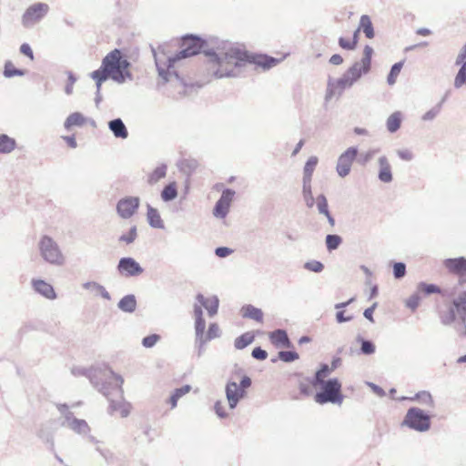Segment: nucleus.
I'll return each instance as SVG.
<instances>
[{"mask_svg": "<svg viewBox=\"0 0 466 466\" xmlns=\"http://www.w3.org/2000/svg\"><path fill=\"white\" fill-rule=\"evenodd\" d=\"M420 302V296L419 292L417 291V292L413 293L412 295H410L406 299L405 305L407 308H409L412 311H415L417 309V308L419 307Z\"/></svg>", "mask_w": 466, "mask_h": 466, "instance_id": "8fccbe9b", "label": "nucleus"}, {"mask_svg": "<svg viewBox=\"0 0 466 466\" xmlns=\"http://www.w3.org/2000/svg\"><path fill=\"white\" fill-rule=\"evenodd\" d=\"M269 339L275 346H282L285 348H291L292 343L285 329H276L269 334Z\"/></svg>", "mask_w": 466, "mask_h": 466, "instance_id": "412c9836", "label": "nucleus"}, {"mask_svg": "<svg viewBox=\"0 0 466 466\" xmlns=\"http://www.w3.org/2000/svg\"><path fill=\"white\" fill-rule=\"evenodd\" d=\"M137 238V226H132L127 234H122L119 237L118 241L124 242L127 245H129V244H132L136 240Z\"/></svg>", "mask_w": 466, "mask_h": 466, "instance_id": "49530a36", "label": "nucleus"}, {"mask_svg": "<svg viewBox=\"0 0 466 466\" xmlns=\"http://www.w3.org/2000/svg\"><path fill=\"white\" fill-rule=\"evenodd\" d=\"M32 287L35 292L48 299L56 298V294L52 285L43 279H32Z\"/></svg>", "mask_w": 466, "mask_h": 466, "instance_id": "f3484780", "label": "nucleus"}, {"mask_svg": "<svg viewBox=\"0 0 466 466\" xmlns=\"http://www.w3.org/2000/svg\"><path fill=\"white\" fill-rule=\"evenodd\" d=\"M67 84L65 86V92L66 95H71L73 93V86L75 83L77 81V77L72 71H67Z\"/></svg>", "mask_w": 466, "mask_h": 466, "instance_id": "6e6d98bb", "label": "nucleus"}, {"mask_svg": "<svg viewBox=\"0 0 466 466\" xmlns=\"http://www.w3.org/2000/svg\"><path fill=\"white\" fill-rule=\"evenodd\" d=\"M116 269L125 278L137 277L144 271L140 264L131 257L121 258L117 263Z\"/></svg>", "mask_w": 466, "mask_h": 466, "instance_id": "2eb2a0df", "label": "nucleus"}, {"mask_svg": "<svg viewBox=\"0 0 466 466\" xmlns=\"http://www.w3.org/2000/svg\"><path fill=\"white\" fill-rule=\"evenodd\" d=\"M161 199L164 202H170L177 198V183L175 181L168 183L166 185L161 191Z\"/></svg>", "mask_w": 466, "mask_h": 466, "instance_id": "c756f323", "label": "nucleus"}, {"mask_svg": "<svg viewBox=\"0 0 466 466\" xmlns=\"http://www.w3.org/2000/svg\"><path fill=\"white\" fill-rule=\"evenodd\" d=\"M403 64H404L403 61H400V62L395 63L391 66L390 71L387 76V82L390 86H392L396 83L397 77H398L399 74L400 73Z\"/></svg>", "mask_w": 466, "mask_h": 466, "instance_id": "79ce46f5", "label": "nucleus"}, {"mask_svg": "<svg viewBox=\"0 0 466 466\" xmlns=\"http://www.w3.org/2000/svg\"><path fill=\"white\" fill-rule=\"evenodd\" d=\"M456 313L454 308H450L448 311L441 316V320L443 325H451L456 319Z\"/></svg>", "mask_w": 466, "mask_h": 466, "instance_id": "864d4df0", "label": "nucleus"}, {"mask_svg": "<svg viewBox=\"0 0 466 466\" xmlns=\"http://www.w3.org/2000/svg\"><path fill=\"white\" fill-rule=\"evenodd\" d=\"M108 128L116 138L126 139L128 137V130L119 117L112 119L108 122Z\"/></svg>", "mask_w": 466, "mask_h": 466, "instance_id": "aec40b11", "label": "nucleus"}, {"mask_svg": "<svg viewBox=\"0 0 466 466\" xmlns=\"http://www.w3.org/2000/svg\"><path fill=\"white\" fill-rule=\"evenodd\" d=\"M319 159L317 157L312 156L309 157L304 166L303 168V181H309L311 182L312 175L314 172V169L316 168L318 165Z\"/></svg>", "mask_w": 466, "mask_h": 466, "instance_id": "473e14b6", "label": "nucleus"}, {"mask_svg": "<svg viewBox=\"0 0 466 466\" xmlns=\"http://www.w3.org/2000/svg\"><path fill=\"white\" fill-rule=\"evenodd\" d=\"M203 53L209 57L213 74L217 78L238 77L247 65H256L263 69H269L279 63L275 57L267 55H253L233 45L218 46L216 50L205 49Z\"/></svg>", "mask_w": 466, "mask_h": 466, "instance_id": "f257e3e1", "label": "nucleus"}, {"mask_svg": "<svg viewBox=\"0 0 466 466\" xmlns=\"http://www.w3.org/2000/svg\"><path fill=\"white\" fill-rule=\"evenodd\" d=\"M139 206L140 198L138 197H125L117 201L116 213L121 218L127 219L134 216Z\"/></svg>", "mask_w": 466, "mask_h": 466, "instance_id": "4468645a", "label": "nucleus"}, {"mask_svg": "<svg viewBox=\"0 0 466 466\" xmlns=\"http://www.w3.org/2000/svg\"><path fill=\"white\" fill-rule=\"evenodd\" d=\"M441 111V105H435L432 108L422 115L421 119L423 121H432L438 116Z\"/></svg>", "mask_w": 466, "mask_h": 466, "instance_id": "603ef678", "label": "nucleus"}, {"mask_svg": "<svg viewBox=\"0 0 466 466\" xmlns=\"http://www.w3.org/2000/svg\"><path fill=\"white\" fill-rule=\"evenodd\" d=\"M356 340L360 344V352L361 354L371 355L375 352L376 347L371 340L366 339L360 335L357 337Z\"/></svg>", "mask_w": 466, "mask_h": 466, "instance_id": "f704fd0d", "label": "nucleus"}, {"mask_svg": "<svg viewBox=\"0 0 466 466\" xmlns=\"http://www.w3.org/2000/svg\"><path fill=\"white\" fill-rule=\"evenodd\" d=\"M147 219L149 226L153 228L162 229L165 228L158 210L149 204L147 205Z\"/></svg>", "mask_w": 466, "mask_h": 466, "instance_id": "4be33fe9", "label": "nucleus"}, {"mask_svg": "<svg viewBox=\"0 0 466 466\" xmlns=\"http://www.w3.org/2000/svg\"><path fill=\"white\" fill-rule=\"evenodd\" d=\"M402 399L412 402H417L422 406L429 407L431 409L435 408L434 399L431 392L428 390H420L412 397H404Z\"/></svg>", "mask_w": 466, "mask_h": 466, "instance_id": "6ab92c4d", "label": "nucleus"}, {"mask_svg": "<svg viewBox=\"0 0 466 466\" xmlns=\"http://www.w3.org/2000/svg\"><path fill=\"white\" fill-rule=\"evenodd\" d=\"M235 194H236V192L233 189L226 188L223 190V192L219 198V200H221L224 203H227L228 205L230 206Z\"/></svg>", "mask_w": 466, "mask_h": 466, "instance_id": "052dcab7", "label": "nucleus"}, {"mask_svg": "<svg viewBox=\"0 0 466 466\" xmlns=\"http://www.w3.org/2000/svg\"><path fill=\"white\" fill-rule=\"evenodd\" d=\"M379 151H380L379 148H372V149L368 150L366 153L360 155V157L359 158V162L361 165H366L367 163H369L374 157V156Z\"/></svg>", "mask_w": 466, "mask_h": 466, "instance_id": "13d9d810", "label": "nucleus"}, {"mask_svg": "<svg viewBox=\"0 0 466 466\" xmlns=\"http://www.w3.org/2000/svg\"><path fill=\"white\" fill-rule=\"evenodd\" d=\"M460 65L461 68L459 69L454 79V86L456 88H460L464 84H466V59L463 60V62H461Z\"/></svg>", "mask_w": 466, "mask_h": 466, "instance_id": "c03bdc74", "label": "nucleus"}, {"mask_svg": "<svg viewBox=\"0 0 466 466\" xmlns=\"http://www.w3.org/2000/svg\"><path fill=\"white\" fill-rule=\"evenodd\" d=\"M325 242L327 249L331 252L340 246L342 243V238L337 234H329L326 236Z\"/></svg>", "mask_w": 466, "mask_h": 466, "instance_id": "58836bf2", "label": "nucleus"}, {"mask_svg": "<svg viewBox=\"0 0 466 466\" xmlns=\"http://www.w3.org/2000/svg\"><path fill=\"white\" fill-rule=\"evenodd\" d=\"M16 147V141L6 134L0 135V154H9Z\"/></svg>", "mask_w": 466, "mask_h": 466, "instance_id": "c85d7f7f", "label": "nucleus"}, {"mask_svg": "<svg viewBox=\"0 0 466 466\" xmlns=\"http://www.w3.org/2000/svg\"><path fill=\"white\" fill-rule=\"evenodd\" d=\"M38 249L42 258L54 266H62L65 256L58 244L49 236L44 235L38 242Z\"/></svg>", "mask_w": 466, "mask_h": 466, "instance_id": "1a4fd4ad", "label": "nucleus"}, {"mask_svg": "<svg viewBox=\"0 0 466 466\" xmlns=\"http://www.w3.org/2000/svg\"><path fill=\"white\" fill-rule=\"evenodd\" d=\"M252 380L248 375H244L239 384L235 381H228L225 388L226 397L231 410L235 409L238 402L247 395V390L251 386Z\"/></svg>", "mask_w": 466, "mask_h": 466, "instance_id": "9b49d317", "label": "nucleus"}, {"mask_svg": "<svg viewBox=\"0 0 466 466\" xmlns=\"http://www.w3.org/2000/svg\"><path fill=\"white\" fill-rule=\"evenodd\" d=\"M123 383V378L114 372L107 382L101 384L98 391L109 401L108 412L110 414L119 412L122 418H126L130 413L131 405L124 400Z\"/></svg>", "mask_w": 466, "mask_h": 466, "instance_id": "39448f33", "label": "nucleus"}, {"mask_svg": "<svg viewBox=\"0 0 466 466\" xmlns=\"http://www.w3.org/2000/svg\"><path fill=\"white\" fill-rule=\"evenodd\" d=\"M379 172L378 178L383 183H390L393 180L391 166L386 156H381L378 159Z\"/></svg>", "mask_w": 466, "mask_h": 466, "instance_id": "dca6fc26", "label": "nucleus"}, {"mask_svg": "<svg viewBox=\"0 0 466 466\" xmlns=\"http://www.w3.org/2000/svg\"><path fill=\"white\" fill-rule=\"evenodd\" d=\"M83 288L87 290H91L99 294L103 299L106 300L111 299L109 292L101 284L95 281H88L83 284Z\"/></svg>", "mask_w": 466, "mask_h": 466, "instance_id": "7c9ffc66", "label": "nucleus"}, {"mask_svg": "<svg viewBox=\"0 0 466 466\" xmlns=\"http://www.w3.org/2000/svg\"><path fill=\"white\" fill-rule=\"evenodd\" d=\"M120 310L127 313H133L137 309V299L135 295L128 294L124 296L117 303Z\"/></svg>", "mask_w": 466, "mask_h": 466, "instance_id": "5701e85b", "label": "nucleus"}, {"mask_svg": "<svg viewBox=\"0 0 466 466\" xmlns=\"http://www.w3.org/2000/svg\"><path fill=\"white\" fill-rule=\"evenodd\" d=\"M451 308L455 309V313L460 319H466V291L461 292L458 298L452 301Z\"/></svg>", "mask_w": 466, "mask_h": 466, "instance_id": "b1692460", "label": "nucleus"}, {"mask_svg": "<svg viewBox=\"0 0 466 466\" xmlns=\"http://www.w3.org/2000/svg\"><path fill=\"white\" fill-rule=\"evenodd\" d=\"M319 391H318L314 400L319 404H339L340 405L343 401L344 396L341 392V383L337 378L329 379L318 384Z\"/></svg>", "mask_w": 466, "mask_h": 466, "instance_id": "0eeeda50", "label": "nucleus"}, {"mask_svg": "<svg viewBox=\"0 0 466 466\" xmlns=\"http://www.w3.org/2000/svg\"><path fill=\"white\" fill-rule=\"evenodd\" d=\"M90 77L95 81L96 83V92L101 93V87L103 83H105L106 80L110 79V77L106 75L100 68L93 71L90 74Z\"/></svg>", "mask_w": 466, "mask_h": 466, "instance_id": "e433bc0d", "label": "nucleus"}, {"mask_svg": "<svg viewBox=\"0 0 466 466\" xmlns=\"http://www.w3.org/2000/svg\"><path fill=\"white\" fill-rule=\"evenodd\" d=\"M205 45V41L195 35H186L181 38V50L173 56H168L167 62L161 63L155 56V63L159 77L163 84L169 83L175 88L178 89L179 94L186 92L185 88L188 86L184 77L175 69V64L187 57L196 56L201 52ZM154 56L156 54L154 53Z\"/></svg>", "mask_w": 466, "mask_h": 466, "instance_id": "f03ea898", "label": "nucleus"}, {"mask_svg": "<svg viewBox=\"0 0 466 466\" xmlns=\"http://www.w3.org/2000/svg\"><path fill=\"white\" fill-rule=\"evenodd\" d=\"M304 268L309 271L319 273L323 270L324 265L318 260H310L304 264Z\"/></svg>", "mask_w": 466, "mask_h": 466, "instance_id": "5fc2aeb1", "label": "nucleus"}, {"mask_svg": "<svg viewBox=\"0 0 466 466\" xmlns=\"http://www.w3.org/2000/svg\"><path fill=\"white\" fill-rule=\"evenodd\" d=\"M444 266L457 275L466 274V258L459 257L455 258H447L443 262Z\"/></svg>", "mask_w": 466, "mask_h": 466, "instance_id": "a211bd4d", "label": "nucleus"}, {"mask_svg": "<svg viewBox=\"0 0 466 466\" xmlns=\"http://www.w3.org/2000/svg\"><path fill=\"white\" fill-rule=\"evenodd\" d=\"M219 306V299L217 296H212L208 299V302L203 306L207 310L209 317H213L218 313Z\"/></svg>", "mask_w": 466, "mask_h": 466, "instance_id": "a18cd8bd", "label": "nucleus"}, {"mask_svg": "<svg viewBox=\"0 0 466 466\" xmlns=\"http://www.w3.org/2000/svg\"><path fill=\"white\" fill-rule=\"evenodd\" d=\"M214 410L220 419H225L228 417V413L226 412L225 407L223 406L220 400H217L215 402Z\"/></svg>", "mask_w": 466, "mask_h": 466, "instance_id": "69168bd1", "label": "nucleus"}, {"mask_svg": "<svg viewBox=\"0 0 466 466\" xmlns=\"http://www.w3.org/2000/svg\"><path fill=\"white\" fill-rule=\"evenodd\" d=\"M86 123V117L79 112H74L70 114L65 123L64 127L66 130H69L73 127H82Z\"/></svg>", "mask_w": 466, "mask_h": 466, "instance_id": "bb28decb", "label": "nucleus"}, {"mask_svg": "<svg viewBox=\"0 0 466 466\" xmlns=\"http://www.w3.org/2000/svg\"><path fill=\"white\" fill-rule=\"evenodd\" d=\"M373 53V48L370 46L366 45L363 49L362 58L360 61L354 62L339 78H329L328 81L326 100H329L333 96L335 89H339L340 94L345 89L351 87L361 78L362 76L370 73L371 69V58Z\"/></svg>", "mask_w": 466, "mask_h": 466, "instance_id": "7ed1b4c3", "label": "nucleus"}, {"mask_svg": "<svg viewBox=\"0 0 466 466\" xmlns=\"http://www.w3.org/2000/svg\"><path fill=\"white\" fill-rule=\"evenodd\" d=\"M331 370L329 369V366L326 363L320 364L319 369L315 372L314 377L312 378L310 383L313 387H318V384L326 381L325 378L329 376L331 373Z\"/></svg>", "mask_w": 466, "mask_h": 466, "instance_id": "a878e982", "label": "nucleus"}, {"mask_svg": "<svg viewBox=\"0 0 466 466\" xmlns=\"http://www.w3.org/2000/svg\"><path fill=\"white\" fill-rule=\"evenodd\" d=\"M392 268L396 279H400L406 275V265L403 262H393Z\"/></svg>", "mask_w": 466, "mask_h": 466, "instance_id": "3c124183", "label": "nucleus"}, {"mask_svg": "<svg viewBox=\"0 0 466 466\" xmlns=\"http://www.w3.org/2000/svg\"><path fill=\"white\" fill-rule=\"evenodd\" d=\"M315 201H316V205H317L319 213L321 215H328L329 210V204H328L326 196L323 194H320L317 197Z\"/></svg>", "mask_w": 466, "mask_h": 466, "instance_id": "09e8293b", "label": "nucleus"}, {"mask_svg": "<svg viewBox=\"0 0 466 466\" xmlns=\"http://www.w3.org/2000/svg\"><path fill=\"white\" fill-rule=\"evenodd\" d=\"M230 206L221 200H218L213 208V215L218 218H224L229 211Z\"/></svg>", "mask_w": 466, "mask_h": 466, "instance_id": "a19ab883", "label": "nucleus"}, {"mask_svg": "<svg viewBox=\"0 0 466 466\" xmlns=\"http://www.w3.org/2000/svg\"><path fill=\"white\" fill-rule=\"evenodd\" d=\"M457 333L461 337H466V319H460L455 325Z\"/></svg>", "mask_w": 466, "mask_h": 466, "instance_id": "774afa93", "label": "nucleus"}, {"mask_svg": "<svg viewBox=\"0 0 466 466\" xmlns=\"http://www.w3.org/2000/svg\"><path fill=\"white\" fill-rule=\"evenodd\" d=\"M167 165L161 164L160 166L157 167L147 177V183L149 185H154L157 182H158L161 178L165 177L167 175Z\"/></svg>", "mask_w": 466, "mask_h": 466, "instance_id": "72a5a7b5", "label": "nucleus"}, {"mask_svg": "<svg viewBox=\"0 0 466 466\" xmlns=\"http://www.w3.org/2000/svg\"><path fill=\"white\" fill-rule=\"evenodd\" d=\"M241 314L243 318L254 319L258 322H262L263 320L262 310L250 304L242 307Z\"/></svg>", "mask_w": 466, "mask_h": 466, "instance_id": "393cba45", "label": "nucleus"}, {"mask_svg": "<svg viewBox=\"0 0 466 466\" xmlns=\"http://www.w3.org/2000/svg\"><path fill=\"white\" fill-rule=\"evenodd\" d=\"M208 340L209 339H207V338L205 336H201L200 338L196 337L195 344H196V347L198 348V357H200L203 354V352L205 351V344Z\"/></svg>", "mask_w": 466, "mask_h": 466, "instance_id": "0e129e2a", "label": "nucleus"}, {"mask_svg": "<svg viewBox=\"0 0 466 466\" xmlns=\"http://www.w3.org/2000/svg\"><path fill=\"white\" fill-rule=\"evenodd\" d=\"M431 416L424 410L419 407H410L408 409L401 425L418 432H426L431 427Z\"/></svg>", "mask_w": 466, "mask_h": 466, "instance_id": "6e6552de", "label": "nucleus"}, {"mask_svg": "<svg viewBox=\"0 0 466 466\" xmlns=\"http://www.w3.org/2000/svg\"><path fill=\"white\" fill-rule=\"evenodd\" d=\"M360 30L361 29L367 38H373L375 35L374 28L370 17L367 15H362L360 19Z\"/></svg>", "mask_w": 466, "mask_h": 466, "instance_id": "2f4dec72", "label": "nucleus"}, {"mask_svg": "<svg viewBox=\"0 0 466 466\" xmlns=\"http://www.w3.org/2000/svg\"><path fill=\"white\" fill-rule=\"evenodd\" d=\"M159 339L160 336L158 334H151L143 338L142 345L143 347L149 349L154 347Z\"/></svg>", "mask_w": 466, "mask_h": 466, "instance_id": "4d7b16f0", "label": "nucleus"}, {"mask_svg": "<svg viewBox=\"0 0 466 466\" xmlns=\"http://www.w3.org/2000/svg\"><path fill=\"white\" fill-rule=\"evenodd\" d=\"M72 374L75 376H85L89 379L91 384L98 390L102 383L107 382L113 376L114 371L106 366L86 369L82 367H74Z\"/></svg>", "mask_w": 466, "mask_h": 466, "instance_id": "9d476101", "label": "nucleus"}, {"mask_svg": "<svg viewBox=\"0 0 466 466\" xmlns=\"http://www.w3.org/2000/svg\"><path fill=\"white\" fill-rule=\"evenodd\" d=\"M130 66L131 63L124 52L121 49L115 48L102 59L99 68L110 79L121 85L127 80H133V75L129 70Z\"/></svg>", "mask_w": 466, "mask_h": 466, "instance_id": "20e7f679", "label": "nucleus"}, {"mask_svg": "<svg viewBox=\"0 0 466 466\" xmlns=\"http://www.w3.org/2000/svg\"><path fill=\"white\" fill-rule=\"evenodd\" d=\"M49 5L46 3H35L28 6L21 18V24L25 28H32L40 23L49 12Z\"/></svg>", "mask_w": 466, "mask_h": 466, "instance_id": "f8f14e48", "label": "nucleus"}, {"mask_svg": "<svg viewBox=\"0 0 466 466\" xmlns=\"http://www.w3.org/2000/svg\"><path fill=\"white\" fill-rule=\"evenodd\" d=\"M417 291L423 292L425 295H431L434 293H441V289L436 284H429L426 282H420L417 285Z\"/></svg>", "mask_w": 466, "mask_h": 466, "instance_id": "ea45409f", "label": "nucleus"}, {"mask_svg": "<svg viewBox=\"0 0 466 466\" xmlns=\"http://www.w3.org/2000/svg\"><path fill=\"white\" fill-rule=\"evenodd\" d=\"M303 197L308 208H312L315 204V198H313L311 191V182L303 181Z\"/></svg>", "mask_w": 466, "mask_h": 466, "instance_id": "37998d69", "label": "nucleus"}, {"mask_svg": "<svg viewBox=\"0 0 466 466\" xmlns=\"http://www.w3.org/2000/svg\"><path fill=\"white\" fill-rule=\"evenodd\" d=\"M251 356L258 360H264L268 358V352L261 347H256L251 352Z\"/></svg>", "mask_w": 466, "mask_h": 466, "instance_id": "e2e57ef3", "label": "nucleus"}, {"mask_svg": "<svg viewBox=\"0 0 466 466\" xmlns=\"http://www.w3.org/2000/svg\"><path fill=\"white\" fill-rule=\"evenodd\" d=\"M206 321L204 319H195L196 337L205 336Z\"/></svg>", "mask_w": 466, "mask_h": 466, "instance_id": "680f3d73", "label": "nucleus"}, {"mask_svg": "<svg viewBox=\"0 0 466 466\" xmlns=\"http://www.w3.org/2000/svg\"><path fill=\"white\" fill-rule=\"evenodd\" d=\"M254 335L250 332H246L238 337L234 341V346L237 350H243L254 341Z\"/></svg>", "mask_w": 466, "mask_h": 466, "instance_id": "c9c22d12", "label": "nucleus"}, {"mask_svg": "<svg viewBox=\"0 0 466 466\" xmlns=\"http://www.w3.org/2000/svg\"><path fill=\"white\" fill-rule=\"evenodd\" d=\"M234 252V250L228 247H218L215 249V254L218 258H227L228 256L231 255Z\"/></svg>", "mask_w": 466, "mask_h": 466, "instance_id": "338daca9", "label": "nucleus"}, {"mask_svg": "<svg viewBox=\"0 0 466 466\" xmlns=\"http://www.w3.org/2000/svg\"><path fill=\"white\" fill-rule=\"evenodd\" d=\"M220 336V331L218 325L217 323H211L208 326L207 335L205 336L207 339H213L218 338Z\"/></svg>", "mask_w": 466, "mask_h": 466, "instance_id": "bf43d9fd", "label": "nucleus"}, {"mask_svg": "<svg viewBox=\"0 0 466 466\" xmlns=\"http://www.w3.org/2000/svg\"><path fill=\"white\" fill-rule=\"evenodd\" d=\"M25 75V70L15 67V66L10 61L5 62L4 68V76L6 78H11L14 76H23Z\"/></svg>", "mask_w": 466, "mask_h": 466, "instance_id": "4c0bfd02", "label": "nucleus"}, {"mask_svg": "<svg viewBox=\"0 0 466 466\" xmlns=\"http://www.w3.org/2000/svg\"><path fill=\"white\" fill-rule=\"evenodd\" d=\"M402 114L400 111L392 113L386 121V127L390 133L397 132L401 125Z\"/></svg>", "mask_w": 466, "mask_h": 466, "instance_id": "cd10ccee", "label": "nucleus"}, {"mask_svg": "<svg viewBox=\"0 0 466 466\" xmlns=\"http://www.w3.org/2000/svg\"><path fill=\"white\" fill-rule=\"evenodd\" d=\"M278 358L286 363H291L299 360V354L294 350H281L278 353Z\"/></svg>", "mask_w": 466, "mask_h": 466, "instance_id": "de8ad7c7", "label": "nucleus"}, {"mask_svg": "<svg viewBox=\"0 0 466 466\" xmlns=\"http://www.w3.org/2000/svg\"><path fill=\"white\" fill-rule=\"evenodd\" d=\"M56 408L61 414L60 425L62 427L71 430L76 434L83 437L89 443L96 444L98 442V441L90 434L91 428L88 423L83 419L76 418L66 404H57Z\"/></svg>", "mask_w": 466, "mask_h": 466, "instance_id": "423d86ee", "label": "nucleus"}, {"mask_svg": "<svg viewBox=\"0 0 466 466\" xmlns=\"http://www.w3.org/2000/svg\"><path fill=\"white\" fill-rule=\"evenodd\" d=\"M358 147L347 148L338 158L336 170L340 177H347L351 170V166L358 156Z\"/></svg>", "mask_w": 466, "mask_h": 466, "instance_id": "ddd939ff", "label": "nucleus"}]
</instances>
